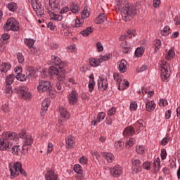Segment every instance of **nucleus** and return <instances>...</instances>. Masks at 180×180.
I'll use <instances>...</instances> for the list:
<instances>
[{
	"label": "nucleus",
	"mask_w": 180,
	"mask_h": 180,
	"mask_svg": "<svg viewBox=\"0 0 180 180\" xmlns=\"http://www.w3.org/2000/svg\"><path fill=\"white\" fill-rule=\"evenodd\" d=\"M110 172L115 178H119L123 174V168L120 165H115L110 168Z\"/></svg>",
	"instance_id": "obj_10"
},
{
	"label": "nucleus",
	"mask_w": 180,
	"mask_h": 180,
	"mask_svg": "<svg viewBox=\"0 0 180 180\" xmlns=\"http://www.w3.org/2000/svg\"><path fill=\"white\" fill-rule=\"evenodd\" d=\"M136 151L138 154H144L146 153V148L143 146H136Z\"/></svg>",
	"instance_id": "obj_42"
},
{
	"label": "nucleus",
	"mask_w": 180,
	"mask_h": 180,
	"mask_svg": "<svg viewBox=\"0 0 180 180\" xmlns=\"http://www.w3.org/2000/svg\"><path fill=\"white\" fill-rule=\"evenodd\" d=\"M160 156H161L162 160H165L167 158V150L162 149Z\"/></svg>",
	"instance_id": "obj_64"
},
{
	"label": "nucleus",
	"mask_w": 180,
	"mask_h": 180,
	"mask_svg": "<svg viewBox=\"0 0 180 180\" xmlns=\"http://www.w3.org/2000/svg\"><path fill=\"white\" fill-rule=\"evenodd\" d=\"M112 57L111 53H107L104 56H100L98 59H100L101 63H103V61H109L110 60V58Z\"/></svg>",
	"instance_id": "obj_37"
},
{
	"label": "nucleus",
	"mask_w": 180,
	"mask_h": 180,
	"mask_svg": "<svg viewBox=\"0 0 180 180\" xmlns=\"http://www.w3.org/2000/svg\"><path fill=\"white\" fill-rule=\"evenodd\" d=\"M117 67L121 74H124V72L127 71L129 64L127 63V61H126V60H122L117 63Z\"/></svg>",
	"instance_id": "obj_12"
},
{
	"label": "nucleus",
	"mask_w": 180,
	"mask_h": 180,
	"mask_svg": "<svg viewBox=\"0 0 180 180\" xmlns=\"http://www.w3.org/2000/svg\"><path fill=\"white\" fill-rule=\"evenodd\" d=\"M7 8L11 12H16L18 10V4L15 2H11L7 5Z\"/></svg>",
	"instance_id": "obj_34"
},
{
	"label": "nucleus",
	"mask_w": 180,
	"mask_h": 180,
	"mask_svg": "<svg viewBox=\"0 0 180 180\" xmlns=\"http://www.w3.org/2000/svg\"><path fill=\"white\" fill-rule=\"evenodd\" d=\"M25 43L27 47H33V44H34V40L30 39H25Z\"/></svg>",
	"instance_id": "obj_53"
},
{
	"label": "nucleus",
	"mask_w": 180,
	"mask_h": 180,
	"mask_svg": "<svg viewBox=\"0 0 180 180\" xmlns=\"http://www.w3.org/2000/svg\"><path fill=\"white\" fill-rule=\"evenodd\" d=\"M127 35L129 39H131V37H133V36H136V30H128Z\"/></svg>",
	"instance_id": "obj_58"
},
{
	"label": "nucleus",
	"mask_w": 180,
	"mask_h": 180,
	"mask_svg": "<svg viewBox=\"0 0 180 180\" xmlns=\"http://www.w3.org/2000/svg\"><path fill=\"white\" fill-rule=\"evenodd\" d=\"M85 20L82 18H77V20H74L72 26V27H82V25H84V22Z\"/></svg>",
	"instance_id": "obj_29"
},
{
	"label": "nucleus",
	"mask_w": 180,
	"mask_h": 180,
	"mask_svg": "<svg viewBox=\"0 0 180 180\" xmlns=\"http://www.w3.org/2000/svg\"><path fill=\"white\" fill-rule=\"evenodd\" d=\"M65 143L66 148L71 150V148H74L75 146V138L72 135H69L65 139Z\"/></svg>",
	"instance_id": "obj_13"
},
{
	"label": "nucleus",
	"mask_w": 180,
	"mask_h": 180,
	"mask_svg": "<svg viewBox=\"0 0 180 180\" xmlns=\"http://www.w3.org/2000/svg\"><path fill=\"white\" fill-rule=\"evenodd\" d=\"M33 141H34V140L32 136L27 135L24 139V146H22V150H25V147H26V146H32V144H33Z\"/></svg>",
	"instance_id": "obj_27"
},
{
	"label": "nucleus",
	"mask_w": 180,
	"mask_h": 180,
	"mask_svg": "<svg viewBox=\"0 0 180 180\" xmlns=\"http://www.w3.org/2000/svg\"><path fill=\"white\" fill-rule=\"evenodd\" d=\"M53 148H54V146L53 145V143H49L46 153L48 154H50V153L53 151Z\"/></svg>",
	"instance_id": "obj_62"
},
{
	"label": "nucleus",
	"mask_w": 180,
	"mask_h": 180,
	"mask_svg": "<svg viewBox=\"0 0 180 180\" xmlns=\"http://www.w3.org/2000/svg\"><path fill=\"white\" fill-rule=\"evenodd\" d=\"M46 180H58V176L53 170L48 171L45 174Z\"/></svg>",
	"instance_id": "obj_21"
},
{
	"label": "nucleus",
	"mask_w": 180,
	"mask_h": 180,
	"mask_svg": "<svg viewBox=\"0 0 180 180\" xmlns=\"http://www.w3.org/2000/svg\"><path fill=\"white\" fill-rule=\"evenodd\" d=\"M11 68H12V65H11V63H2L0 66V71L1 72H8V71H9V70H11Z\"/></svg>",
	"instance_id": "obj_26"
},
{
	"label": "nucleus",
	"mask_w": 180,
	"mask_h": 180,
	"mask_svg": "<svg viewBox=\"0 0 180 180\" xmlns=\"http://www.w3.org/2000/svg\"><path fill=\"white\" fill-rule=\"evenodd\" d=\"M49 6L53 12H59L61 9V6H60V3L57 0H49Z\"/></svg>",
	"instance_id": "obj_16"
},
{
	"label": "nucleus",
	"mask_w": 180,
	"mask_h": 180,
	"mask_svg": "<svg viewBox=\"0 0 180 180\" xmlns=\"http://www.w3.org/2000/svg\"><path fill=\"white\" fill-rule=\"evenodd\" d=\"M113 78L115 81H116L117 84H118L120 82V81L122 80L123 77H122V75H120L119 73H114Z\"/></svg>",
	"instance_id": "obj_49"
},
{
	"label": "nucleus",
	"mask_w": 180,
	"mask_h": 180,
	"mask_svg": "<svg viewBox=\"0 0 180 180\" xmlns=\"http://www.w3.org/2000/svg\"><path fill=\"white\" fill-rule=\"evenodd\" d=\"M68 99L70 105H77L78 103V93L73 90L68 95Z\"/></svg>",
	"instance_id": "obj_11"
},
{
	"label": "nucleus",
	"mask_w": 180,
	"mask_h": 180,
	"mask_svg": "<svg viewBox=\"0 0 180 180\" xmlns=\"http://www.w3.org/2000/svg\"><path fill=\"white\" fill-rule=\"evenodd\" d=\"M136 13H137L136 7L133 6L131 4H127L125 7L122 8V16L124 20H131L136 15Z\"/></svg>",
	"instance_id": "obj_3"
},
{
	"label": "nucleus",
	"mask_w": 180,
	"mask_h": 180,
	"mask_svg": "<svg viewBox=\"0 0 180 180\" xmlns=\"http://www.w3.org/2000/svg\"><path fill=\"white\" fill-rule=\"evenodd\" d=\"M136 144V139L134 138H130L129 140L127 142L126 147L127 148H130Z\"/></svg>",
	"instance_id": "obj_44"
},
{
	"label": "nucleus",
	"mask_w": 180,
	"mask_h": 180,
	"mask_svg": "<svg viewBox=\"0 0 180 180\" xmlns=\"http://www.w3.org/2000/svg\"><path fill=\"white\" fill-rule=\"evenodd\" d=\"M136 134V130H134V127L133 126L127 127L124 129L123 131V135L124 137L127 136H134Z\"/></svg>",
	"instance_id": "obj_22"
},
{
	"label": "nucleus",
	"mask_w": 180,
	"mask_h": 180,
	"mask_svg": "<svg viewBox=\"0 0 180 180\" xmlns=\"http://www.w3.org/2000/svg\"><path fill=\"white\" fill-rule=\"evenodd\" d=\"M51 18L53 19V20H58V21H61L63 20V15H58V14H55L53 13H51Z\"/></svg>",
	"instance_id": "obj_46"
},
{
	"label": "nucleus",
	"mask_w": 180,
	"mask_h": 180,
	"mask_svg": "<svg viewBox=\"0 0 180 180\" xmlns=\"http://www.w3.org/2000/svg\"><path fill=\"white\" fill-rule=\"evenodd\" d=\"M18 95L22 99H30L32 98V94L29 92V88L27 86H23L19 87Z\"/></svg>",
	"instance_id": "obj_8"
},
{
	"label": "nucleus",
	"mask_w": 180,
	"mask_h": 180,
	"mask_svg": "<svg viewBox=\"0 0 180 180\" xmlns=\"http://www.w3.org/2000/svg\"><path fill=\"white\" fill-rule=\"evenodd\" d=\"M101 156L108 164H112L115 160V155L110 153L103 152L101 153Z\"/></svg>",
	"instance_id": "obj_18"
},
{
	"label": "nucleus",
	"mask_w": 180,
	"mask_h": 180,
	"mask_svg": "<svg viewBox=\"0 0 180 180\" xmlns=\"http://www.w3.org/2000/svg\"><path fill=\"white\" fill-rule=\"evenodd\" d=\"M5 91L7 94L8 98L11 97V95L13 94V91H12V86L11 84H6Z\"/></svg>",
	"instance_id": "obj_40"
},
{
	"label": "nucleus",
	"mask_w": 180,
	"mask_h": 180,
	"mask_svg": "<svg viewBox=\"0 0 180 180\" xmlns=\"http://www.w3.org/2000/svg\"><path fill=\"white\" fill-rule=\"evenodd\" d=\"M18 141V134L12 131L4 132L0 138V150L11 151L12 146Z\"/></svg>",
	"instance_id": "obj_1"
},
{
	"label": "nucleus",
	"mask_w": 180,
	"mask_h": 180,
	"mask_svg": "<svg viewBox=\"0 0 180 180\" xmlns=\"http://www.w3.org/2000/svg\"><path fill=\"white\" fill-rule=\"evenodd\" d=\"M37 89L39 94H42V92H50L51 91V83L47 80H39Z\"/></svg>",
	"instance_id": "obj_7"
},
{
	"label": "nucleus",
	"mask_w": 180,
	"mask_h": 180,
	"mask_svg": "<svg viewBox=\"0 0 180 180\" xmlns=\"http://www.w3.org/2000/svg\"><path fill=\"white\" fill-rule=\"evenodd\" d=\"M106 116V114L103 112H101L97 115L96 119V123H101L103 120H105V117Z\"/></svg>",
	"instance_id": "obj_35"
},
{
	"label": "nucleus",
	"mask_w": 180,
	"mask_h": 180,
	"mask_svg": "<svg viewBox=\"0 0 180 180\" xmlns=\"http://www.w3.org/2000/svg\"><path fill=\"white\" fill-rule=\"evenodd\" d=\"M114 115H116V108H111L108 111V116H114Z\"/></svg>",
	"instance_id": "obj_57"
},
{
	"label": "nucleus",
	"mask_w": 180,
	"mask_h": 180,
	"mask_svg": "<svg viewBox=\"0 0 180 180\" xmlns=\"http://www.w3.org/2000/svg\"><path fill=\"white\" fill-rule=\"evenodd\" d=\"M91 33H92V28L91 27H89L86 30L81 32V34H82L84 37L89 36Z\"/></svg>",
	"instance_id": "obj_41"
},
{
	"label": "nucleus",
	"mask_w": 180,
	"mask_h": 180,
	"mask_svg": "<svg viewBox=\"0 0 180 180\" xmlns=\"http://www.w3.org/2000/svg\"><path fill=\"white\" fill-rule=\"evenodd\" d=\"M51 102V101H50V98H46L42 101L41 105V115L42 116H44V113L47 112V110L49 109V106H50Z\"/></svg>",
	"instance_id": "obj_15"
},
{
	"label": "nucleus",
	"mask_w": 180,
	"mask_h": 180,
	"mask_svg": "<svg viewBox=\"0 0 180 180\" xmlns=\"http://www.w3.org/2000/svg\"><path fill=\"white\" fill-rule=\"evenodd\" d=\"M175 56V50H174V49H170L167 53L165 55V59L166 60H172V58H174V57Z\"/></svg>",
	"instance_id": "obj_32"
},
{
	"label": "nucleus",
	"mask_w": 180,
	"mask_h": 180,
	"mask_svg": "<svg viewBox=\"0 0 180 180\" xmlns=\"http://www.w3.org/2000/svg\"><path fill=\"white\" fill-rule=\"evenodd\" d=\"M1 109L3 110V112H4L5 113L9 112V105H8V103H4L3 104Z\"/></svg>",
	"instance_id": "obj_60"
},
{
	"label": "nucleus",
	"mask_w": 180,
	"mask_h": 180,
	"mask_svg": "<svg viewBox=\"0 0 180 180\" xmlns=\"http://www.w3.org/2000/svg\"><path fill=\"white\" fill-rule=\"evenodd\" d=\"M4 29L7 32H9V30L18 32L19 30V22L13 18H8L4 25Z\"/></svg>",
	"instance_id": "obj_6"
},
{
	"label": "nucleus",
	"mask_w": 180,
	"mask_h": 180,
	"mask_svg": "<svg viewBox=\"0 0 180 180\" xmlns=\"http://www.w3.org/2000/svg\"><path fill=\"white\" fill-rule=\"evenodd\" d=\"M8 151H11L12 154H13V155H20V146L17 145V146H12V147L11 148L10 150Z\"/></svg>",
	"instance_id": "obj_31"
},
{
	"label": "nucleus",
	"mask_w": 180,
	"mask_h": 180,
	"mask_svg": "<svg viewBox=\"0 0 180 180\" xmlns=\"http://www.w3.org/2000/svg\"><path fill=\"white\" fill-rule=\"evenodd\" d=\"M32 6L34 11L36 12L37 16H43V15H44V8H43L41 4L37 3V1H33L32 2Z\"/></svg>",
	"instance_id": "obj_9"
},
{
	"label": "nucleus",
	"mask_w": 180,
	"mask_h": 180,
	"mask_svg": "<svg viewBox=\"0 0 180 180\" xmlns=\"http://www.w3.org/2000/svg\"><path fill=\"white\" fill-rule=\"evenodd\" d=\"M15 78H16V76L14 75H9L6 78V84L7 85H12L13 84V81H15Z\"/></svg>",
	"instance_id": "obj_33"
},
{
	"label": "nucleus",
	"mask_w": 180,
	"mask_h": 180,
	"mask_svg": "<svg viewBox=\"0 0 180 180\" xmlns=\"http://www.w3.org/2000/svg\"><path fill=\"white\" fill-rule=\"evenodd\" d=\"M22 165L20 162H11L8 165L9 171L11 172V176H18L20 173L21 175L24 176H27V173L23 168H22Z\"/></svg>",
	"instance_id": "obj_2"
},
{
	"label": "nucleus",
	"mask_w": 180,
	"mask_h": 180,
	"mask_svg": "<svg viewBox=\"0 0 180 180\" xmlns=\"http://www.w3.org/2000/svg\"><path fill=\"white\" fill-rule=\"evenodd\" d=\"M15 78L18 79V81H26L27 79V76L23 73H20L19 75H17Z\"/></svg>",
	"instance_id": "obj_45"
},
{
	"label": "nucleus",
	"mask_w": 180,
	"mask_h": 180,
	"mask_svg": "<svg viewBox=\"0 0 180 180\" xmlns=\"http://www.w3.org/2000/svg\"><path fill=\"white\" fill-rule=\"evenodd\" d=\"M17 58L20 64H23V63H25V57L22 53H17Z\"/></svg>",
	"instance_id": "obj_50"
},
{
	"label": "nucleus",
	"mask_w": 180,
	"mask_h": 180,
	"mask_svg": "<svg viewBox=\"0 0 180 180\" xmlns=\"http://www.w3.org/2000/svg\"><path fill=\"white\" fill-rule=\"evenodd\" d=\"M68 51L69 53H75L77 51V47L75 45H70L68 47Z\"/></svg>",
	"instance_id": "obj_59"
},
{
	"label": "nucleus",
	"mask_w": 180,
	"mask_h": 180,
	"mask_svg": "<svg viewBox=\"0 0 180 180\" xmlns=\"http://www.w3.org/2000/svg\"><path fill=\"white\" fill-rule=\"evenodd\" d=\"M59 68L60 70L54 66H51L49 70V74L52 76L57 75L58 81H64L65 79V69L61 67H59Z\"/></svg>",
	"instance_id": "obj_5"
},
{
	"label": "nucleus",
	"mask_w": 180,
	"mask_h": 180,
	"mask_svg": "<svg viewBox=\"0 0 180 180\" xmlns=\"http://www.w3.org/2000/svg\"><path fill=\"white\" fill-rule=\"evenodd\" d=\"M155 51H158L161 49V40L155 39L154 41Z\"/></svg>",
	"instance_id": "obj_48"
},
{
	"label": "nucleus",
	"mask_w": 180,
	"mask_h": 180,
	"mask_svg": "<svg viewBox=\"0 0 180 180\" xmlns=\"http://www.w3.org/2000/svg\"><path fill=\"white\" fill-rule=\"evenodd\" d=\"M141 167H133L132 168V174H139V172H141Z\"/></svg>",
	"instance_id": "obj_63"
},
{
	"label": "nucleus",
	"mask_w": 180,
	"mask_h": 180,
	"mask_svg": "<svg viewBox=\"0 0 180 180\" xmlns=\"http://www.w3.org/2000/svg\"><path fill=\"white\" fill-rule=\"evenodd\" d=\"M70 11L72 12V13H78V12L80 11V8L77 4L72 3L70 6Z\"/></svg>",
	"instance_id": "obj_39"
},
{
	"label": "nucleus",
	"mask_w": 180,
	"mask_h": 180,
	"mask_svg": "<svg viewBox=\"0 0 180 180\" xmlns=\"http://www.w3.org/2000/svg\"><path fill=\"white\" fill-rule=\"evenodd\" d=\"M90 80L89 82V92H94V89H95V77L94 74H91L89 76Z\"/></svg>",
	"instance_id": "obj_23"
},
{
	"label": "nucleus",
	"mask_w": 180,
	"mask_h": 180,
	"mask_svg": "<svg viewBox=\"0 0 180 180\" xmlns=\"http://www.w3.org/2000/svg\"><path fill=\"white\" fill-rule=\"evenodd\" d=\"M9 37H10L9 34H4L1 36V42L6 44V43H8V40H9Z\"/></svg>",
	"instance_id": "obj_51"
},
{
	"label": "nucleus",
	"mask_w": 180,
	"mask_h": 180,
	"mask_svg": "<svg viewBox=\"0 0 180 180\" xmlns=\"http://www.w3.org/2000/svg\"><path fill=\"white\" fill-rule=\"evenodd\" d=\"M79 162L80 164H82L83 165H86L88 164V158L85 156H82L79 159Z\"/></svg>",
	"instance_id": "obj_55"
},
{
	"label": "nucleus",
	"mask_w": 180,
	"mask_h": 180,
	"mask_svg": "<svg viewBox=\"0 0 180 180\" xmlns=\"http://www.w3.org/2000/svg\"><path fill=\"white\" fill-rule=\"evenodd\" d=\"M143 167L146 171H150V169H151V163L150 162H145L143 164Z\"/></svg>",
	"instance_id": "obj_56"
},
{
	"label": "nucleus",
	"mask_w": 180,
	"mask_h": 180,
	"mask_svg": "<svg viewBox=\"0 0 180 180\" xmlns=\"http://www.w3.org/2000/svg\"><path fill=\"white\" fill-rule=\"evenodd\" d=\"M89 63L91 67H98V65H101V59L98 58H91L89 60Z\"/></svg>",
	"instance_id": "obj_30"
},
{
	"label": "nucleus",
	"mask_w": 180,
	"mask_h": 180,
	"mask_svg": "<svg viewBox=\"0 0 180 180\" xmlns=\"http://www.w3.org/2000/svg\"><path fill=\"white\" fill-rule=\"evenodd\" d=\"M51 63L53 65H60V67H61V68H63V67H65V63H63V61H61V59L56 56H52L51 57Z\"/></svg>",
	"instance_id": "obj_17"
},
{
	"label": "nucleus",
	"mask_w": 180,
	"mask_h": 180,
	"mask_svg": "<svg viewBox=\"0 0 180 180\" xmlns=\"http://www.w3.org/2000/svg\"><path fill=\"white\" fill-rule=\"evenodd\" d=\"M132 127H134V130H136V131L140 133V131L144 130V122L143 120H139L135 124H134Z\"/></svg>",
	"instance_id": "obj_19"
},
{
	"label": "nucleus",
	"mask_w": 180,
	"mask_h": 180,
	"mask_svg": "<svg viewBox=\"0 0 180 180\" xmlns=\"http://www.w3.org/2000/svg\"><path fill=\"white\" fill-rule=\"evenodd\" d=\"M160 34L162 36H168V34H171V28L169 27V26H165L163 30L160 31Z\"/></svg>",
	"instance_id": "obj_36"
},
{
	"label": "nucleus",
	"mask_w": 180,
	"mask_h": 180,
	"mask_svg": "<svg viewBox=\"0 0 180 180\" xmlns=\"http://www.w3.org/2000/svg\"><path fill=\"white\" fill-rule=\"evenodd\" d=\"M59 112L61 117H63L59 119V122H63L64 119H70V113H68V111H67V109H65L64 107H60Z\"/></svg>",
	"instance_id": "obj_20"
},
{
	"label": "nucleus",
	"mask_w": 180,
	"mask_h": 180,
	"mask_svg": "<svg viewBox=\"0 0 180 180\" xmlns=\"http://www.w3.org/2000/svg\"><path fill=\"white\" fill-rule=\"evenodd\" d=\"M74 171L77 174H82V172H83L82 167H81V165H75L74 166Z\"/></svg>",
	"instance_id": "obj_52"
},
{
	"label": "nucleus",
	"mask_w": 180,
	"mask_h": 180,
	"mask_svg": "<svg viewBox=\"0 0 180 180\" xmlns=\"http://www.w3.org/2000/svg\"><path fill=\"white\" fill-rule=\"evenodd\" d=\"M155 109V103L153 101H147L146 103V110L148 112H153Z\"/></svg>",
	"instance_id": "obj_28"
},
{
	"label": "nucleus",
	"mask_w": 180,
	"mask_h": 180,
	"mask_svg": "<svg viewBox=\"0 0 180 180\" xmlns=\"http://www.w3.org/2000/svg\"><path fill=\"white\" fill-rule=\"evenodd\" d=\"M106 20V17H105V14H101L98 15V18H96L95 23L99 25L101 23H103Z\"/></svg>",
	"instance_id": "obj_38"
},
{
	"label": "nucleus",
	"mask_w": 180,
	"mask_h": 180,
	"mask_svg": "<svg viewBox=\"0 0 180 180\" xmlns=\"http://www.w3.org/2000/svg\"><path fill=\"white\" fill-rule=\"evenodd\" d=\"M98 86L99 91H101L102 92L106 91V89H108V80L101 77L98 81Z\"/></svg>",
	"instance_id": "obj_14"
},
{
	"label": "nucleus",
	"mask_w": 180,
	"mask_h": 180,
	"mask_svg": "<svg viewBox=\"0 0 180 180\" xmlns=\"http://www.w3.org/2000/svg\"><path fill=\"white\" fill-rule=\"evenodd\" d=\"M90 12L91 10L88 7H85L81 13V19H83V20H84V19H87V18H89V16H91Z\"/></svg>",
	"instance_id": "obj_25"
},
{
	"label": "nucleus",
	"mask_w": 180,
	"mask_h": 180,
	"mask_svg": "<svg viewBox=\"0 0 180 180\" xmlns=\"http://www.w3.org/2000/svg\"><path fill=\"white\" fill-rule=\"evenodd\" d=\"M132 165H134V167H139L141 164V161L137 160V159H131Z\"/></svg>",
	"instance_id": "obj_61"
},
{
	"label": "nucleus",
	"mask_w": 180,
	"mask_h": 180,
	"mask_svg": "<svg viewBox=\"0 0 180 180\" xmlns=\"http://www.w3.org/2000/svg\"><path fill=\"white\" fill-rule=\"evenodd\" d=\"M123 146H124V143L119 141L115 142V147L117 150H118L119 151H120L121 150H123Z\"/></svg>",
	"instance_id": "obj_47"
},
{
	"label": "nucleus",
	"mask_w": 180,
	"mask_h": 180,
	"mask_svg": "<svg viewBox=\"0 0 180 180\" xmlns=\"http://www.w3.org/2000/svg\"><path fill=\"white\" fill-rule=\"evenodd\" d=\"M137 108H138L137 102H136V101L131 102L129 109H130V110H131V112H133V111L134 112V111L137 110Z\"/></svg>",
	"instance_id": "obj_54"
},
{
	"label": "nucleus",
	"mask_w": 180,
	"mask_h": 180,
	"mask_svg": "<svg viewBox=\"0 0 180 180\" xmlns=\"http://www.w3.org/2000/svg\"><path fill=\"white\" fill-rule=\"evenodd\" d=\"M160 71H161L160 77L162 81L165 82H168L169 81V75H170V67L169 63H167V61L163 60L160 63Z\"/></svg>",
	"instance_id": "obj_4"
},
{
	"label": "nucleus",
	"mask_w": 180,
	"mask_h": 180,
	"mask_svg": "<svg viewBox=\"0 0 180 180\" xmlns=\"http://www.w3.org/2000/svg\"><path fill=\"white\" fill-rule=\"evenodd\" d=\"M144 54V49L142 47H139L135 51V56L136 57H141Z\"/></svg>",
	"instance_id": "obj_43"
},
{
	"label": "nucleus",
	"mask_w": 180,
	"mask_h": 180,
	"mask_svg": "<svg viewBox=\"0 0 180 180\" xmlns=\"http://www.w3.org/2000/svg\"><path fill=\"white\" fill-rule=\"evenodd\" d=\"M117 85L120 90L124 91V89H127V88H129V81L122 79Z\"/></svg>",
	"instance_id": "obj_24"
}]
</instances>
